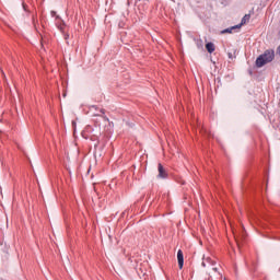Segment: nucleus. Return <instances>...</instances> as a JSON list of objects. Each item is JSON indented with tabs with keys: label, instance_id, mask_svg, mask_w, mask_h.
<instances>
[{
	"label": "nucleus",
	"instance_id": "nucleus-1",
	"mask_svg": "<svg viewBox=\"0 0 280 280\" xmlns=\"http://www.w3.org/2000/svg\"><path fill=\"white\" fill-rule=\"evenodd\" d=\"M275 60V49H267L257 57L256 59V67L260 69V67H264L268 65V62H272Z\"/></svg>",
	"mask_w": 280,
	"mask_h": 280
},
{
	"label": "nucleus",
	"instance_id": "nucleus-2",
	"mask_svg": "<svg viewBox=\"0 0 280 280\" xmlns=\"http://www.w3.org/2000/svg\"><path fill=\"white\" fill-rule=\"evenodd\" d=\"M158 178H167V171H165V167H163V164H158Z\"/></svg>",
	"mask_w": 280,
	"mask_h": 280
},
{
	"label": "nucleus",
	"instance_id": "nucleus-3",
	"mask_svg": "<svg viewBox=\"0 0 280 280\" xmlns=\"http://www.w3.org/2000/svg\"><path fill=\"white\" fill-rule=\"evenodd\" d=\"M177 261L179 269L183 270V266H185V257L183 256V250L178 249L177 252Z\"/></svg>",
	"mask_w": 280,
	"mask_h": 280
},
{
	"label": "nucleus",
	"instance_id": "nucleus-4",
	"mask_svg": "<svg viewBox=\"0 0 280 280\" xmlns=\"http://www.w3.org/2000/svg\"><path fill=\"white\" fill-rule=\"evenodd\" d=\"M214 265H215V260H212L211 257L203 258V261L201 262V266H203V268H207L208 266H214Z\"/></svg>",
	"mask_w": 280,
	"mask_h": 280
},
{
	"label": "nucleus",
	"instance_id": "nucleus-5",
	"mask_svg": "<svg viewBox=\"0 0 280 280\" xmlns=\"http://www.w3.org/2000/svg\"><path fill=\"white\" fill-rule=\"evenodd\" d=\"M206 49L208 51V54H213V51H215V44L209 42L206 44Z\"/></svg>",
	"mask_w": 280,
	"mask_h": 280
},
{
	"label": "nucleus",
	"instance_id": "nucleus-6",
	"mask_svg": "<svg viewBox=\"0 0 280 280\" xmlns=\"http://www.w3.org/2000/svg\"><path fill=\"white\" fill-rule=\"evenodd\" d=\"M250 21V14H245L241 20V25H246Z\"/></svg>",
	"mask_w": 280,
	"mask_h": 280
},
{
	"label": "nucleus",
	"instance_id": "nucleus-7",
	"mask_svg": "<svg viewBox=\"0 0 280 280\" xmlns=\"http://www.w3.org/2000/svg\"><path fill=\"white\" fill-rule=\"evenodd\" d=\"M233 27H230V28H225L221 32V34H233Z\"/></svg>",
	"mask_w": 280,
	"mask_h": 280
},
{
	"label": "nucleus",
	"instance_id": "nucleus-8",
	"mask_svg": "<svg viewBox=\"0 0 280 280\" xmlns=\"http://www.w3.org/2000/svg\"><path fill=\"white\" fill-rule=\"evenodd\" d=\"M242 25H244V24H242V22H241L240 24L232 26V30H240V27H242Z\"/></svg>",
	"mask_w": 280,
	"mask_h": 280
},
{
	"label": "nucleus",
	"instance_id": "nucleus-9",
	"mask_svg": "<svg viewBox=\"0 0 280 280\" xmlns=\"http://www.w3.org/2000/svg\"><path fill=\"white\" fill-rule=\"evenodd\" d=\"M65 40H67V45H69V34H65Z\"/></svg>",
	"mask_w": 280,
	"mask_h": 280
},
{
	"label": "nucleus",
	"instance_id": "nucleus-10",
	"mask_svg": "<svg viewBox=\"0 0 280 280\" xmlns=\"http://www.w3.org/2000/svg\"><path fill=\"white\" fill-rule=\"evenodd\" d=\"M276 54L280 57V45L277 47Z\"/></svg>",
	"mask_w": 280,
	"mask_h": 280
},
{
	"label": "nucleus",
	"instance_id": "nucleus-11",
	"mask_svg": "<svg viewBox=\"0 0 280 280\" xmlns=\"http://www.w3.org/2000/svg\"><path fill=\"white\" fill-rule=\"evenodd\" d=\"M50 14H51L52 18H57L58 19V16L56 14V11H51Z\"/></svg>",
	"mask_w": 280,
	"mask_h": 280
},
{
	"label": "nucleus",
	"instance_id": "nucleus-12",
	"mask_svg": "<svg viewBox=\"0 0 280 280\" xmlns=\"http://www.w3.org/2000/svg\"><path fill=\"white\" fill-rule=\"evenodd\" d=\"M101 113H102V115H105L106 114V109L102 108Z\"/></svg>",
	"mask_w": 280,
	"mask_h": 280
},
{
	"label": "nucleus",
	"instance_id": "nucleus-13",
	"mask_svg": "<svg viewBox=\"0 0 280 280\" xmlns=\"http://www.w3.org/2000/svg\"><path fill=\"white\" fill-rule=\"evenodd\" d=\"M214 272H218V267L212 268Z\"/></svg>",
	"mask_w": 280,
	"mask_h": 280
},
{
	"label": "nucleus",
	"instance_id": "nucleus-14",
	"mask_svg": "<svg viewBox=\"0 0 280 280\" xmlns=\"http://www.w3.org/2000/svg\"><path fill=\"white\" fill-rule=\"evenodd\" d=\"M63 97H67V93L66 92L63 93Z\"/></svg>",
	"mask_w": 280,
	"mask_h": 280
},
{
	"label": "nucleus",
	"instance_id": "nucleus-15",
	"mask_svg": "<svg viewBox=\"0 0 280 280\" xmlns=\"http://www.w3.org/2000/svg\"><path fill=\"white\" fill-rule=\"evenodd\" d=\"M72 126H75V122H74V121H72Z\"/></svg>",
	"mask_w": 280,
	"mask_h": 280
},
{
	"label": "nucleus",
	"instance_id": "nucleus-16",
	"mask_svg": "<svg viewBox=\"0 0 280 280\" xmlns=\"http://www.w3.org/2000/svg\"><path fill=\"white\" fill-rule=\"evenodd\" d=\"M68 172L70 173L71 171H69V167H67Z\"/></svg>",
	"mask_w": 280,
	"mask_h": 280
},
{
	"label": "nucleus",
	"instance_id": "nucleus-17",
	"mask_svg": "<svg viewBox=\"0 0 280 280\" xmlns=\"http://www.w3.org/2000/svg\"><path fill=\"white\" fill-rule=\"evenodd\" d=\"M67 161H69V156L67 158Z\"/></svg>",
	"mask_w": 280,
	"mask_h": 280
}]
</instances>
